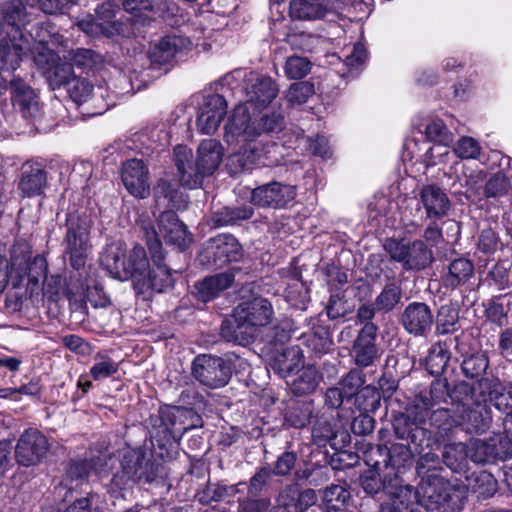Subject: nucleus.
Instances as JSON below:
<instances>
[{
  "mask_svg": "<svg viewBox=\"0 0 512 512\" xmlns=\"http://www.w3.org/2000/svg\"><path fill=\"white\" fill-rule=\"evenodd\" d=\"M400 322L409 334L423 336L431 329L433 314L427 304L412 302L403 310Z\"/></svg>",
  "mask_w": 512,
  "mask_h": 512,
  "instance_id": "24",
  "label": "nucleus"
},
{
  "mask_svg": "<svg viewBox=\"0 0 512 512\" xmlns=\"http://www.w3.org/2000/svg\"><path fill=\"white\" fill-rule=\"evenodd\" d=\"M473 390L474 386L461 381L455 385L453 391H450L446 378H436L430 385L429 397H421L422 405L425 409H430L437 404L446 402L448 398L457 404L462 396L467 398Z\"/></svg>",
  "mask_w": 512,
  "mask_h": 512,
  "instance_id": "18",
  "label": "nucleus"
},
{
  "mask_svg": "<svg viewBox=\"0 0 512 512\" xmlns=\"http://www.w3.org/2000/svg\"><path fill=\"white\" fill-rule=\"evenodd\" d=\"M453 422L467 433H484L492 423V411L486 400L475 396V389L467 398L462 396L455 406Z\"/></svg>",
  "mask_w": 512,
  "mask_h": 512,
  "instance_id": "6",
  "label": "nucleus"
},
{
  "mask_svg": "<svg viewBox=\"0 0 512 512\" xmlns=\"http://www.w3.org/2000/svg\"><path fill=\"white\" fill-rule=\"evenodd\" d=\"M469 485L479 497L484 499L492 497L497 491V480L487 471L474 473L469 479Z\"/></svg>",
  "mask_w": 512,
  "mask_h": 512,
  "instance_id": "47",
  "label": "nucleus"
},
{
  "mask_svg": "<svg viewBox=\"0 0 512 512\" xmlns=\"http://www.w3.org/2000/svg\"><path fill=\"white\" fill-rule=\"evenodd\" d=\"M468 447L470 459L477 464L505 461L512 455L510 443L506 440L496 442L493 439L490 441L473 439L469 442Z\"/></svg>",
  "mask_w": 512,
  "mask_h": 512,
  "instance_id": "21",
  "label": "nucleus"
},
{
  "mask_svg": "<svg viewBox=\"0 0 512 512\" xmlns=\"http://www.w3.org/2000/svg\"><path fill=\"white\" fill-rule=\"evenodd\" d=\"M254 214V209L249 205L238 207H222L213 214L215 226L237 225L242 221L250 219Z\"/></svg>",
  "mask_w": 512,
  "mask_h": 512,
  "instance_id": "38",
  "label": "nucleus"
},
{
  "mask_svg": "<svg viewBox=\"0 0 512 512\" xmlns=\"http://www.w3.org/2000/svg\"><path fill=\"white\" fill-rule=\"evenodd\" d=\"M315 94L312 82L300 81L290 85L286 92V100L290 105H301Z\"/></svg>",
  "mask_w": 512,
  "mask_h": 512,
  "instance_id": "53",
  "label": "nucleus"
},
{
  "mask_svg": "<svg viewBox=\"0 0 512 512\" xmlns=\"http://www.w3.org/2000/svg\"><path fill=\"white\" fill-rule=\"evenodd\" d=\"M126 248L121 242L108 244L100 256L101 266L115 279L127 280Z\"/></svg>",
  "mask_w": 512,
  "mask_h": 512,
  "instance_id": "30",
  "label": "nucleus"
},
{
  "mask_svg": "<svg viewBox=\"0 0 512 512\" xmlns=\"http://www.w3.org/2000/svg\"><path fill=\"white\" fill-rule=\"evenodd\" d=\"M191 46L192 42L187 37L167 35L154 45L149 56L153 63L164 65L169 63L178 52L189 49Z\"/></svg>",
  "mask_w": 512,
  "mask_h": 512,
  "instance_id": "28",
  "label": "nucleus"
},
{
  "mask_svg": "<svg viewBox=\"0 0 512 512\" xmlns=\"http://www.w3.org/2000/svg\"><path fill=\"white\" fill-rule=\"evenodd\" d=\"M402 299V289L396 282L385 284L380 294L374 301L375 308L380 312L392 311Z\"/></svg>",
  "mask_w": 512,
  "mask_h": 512,
  "instance_id": "46",
  "label": "nucleus"
},
{
  "mask_svg": "<svg viewBox=\"0 0 512 512\" xmlns=\"http://www.w3.org/2000/svg\"><path fill=\"white\" fill-rule=\"evenodd\" d=\"M47 186V172L39 165L26 163L23 167L18 190L23 197H33L43 193Z\"/></svg>",
  "mask_w": 512,
  "mask_h": 512,
  "instance_id": "32",
  "label": "nucleus"
},
{
  "mask_svg": "<svg viewBox=\"0 0 512 512\" xmlns=\"http://www.w3.org/2000/svg\"><path fill=\"white\" fill-rule=\"evenodd\" d=\"M177 195V189L174 184L167 180H160L154 189V196L158 203L162 200L167 203L173 202Z\"/></svg>",
  "mask_w": 512,
  "mask_h": 512,
  "instance_id": "64",
  "label": "nucleus"
},
{
  "mask_svg": "<svg viewBox=\"0 0 512 512\" xmlns=\"http://www.w3.org/2000/svg\"><path fill=\"white\" fill-rule=\"evenodd\" d=\"M296 191L292 185L273 181L260 185L251 191L250 201L262 208L282 209L295 198Z\"/></svg>",
  "mask_w": 512,
  "mask_h": 512,
  "instance_id": "13",
  "label": "nucleus"
},
{
  "mask_svg": "<svg viewBox=\"0 0 512 512\" xmlns=\"http://www.w3.org/2000/svg\"><path fill=\"white\" fill-rule=\"evenodd\" d=\"M159 232L158 238L161 237L169 245H175L180 250L186 249L191 241L192 236L187 232V227L178 219L175 212L171 210L164 211L158 218ZM155 231H157L155 229Z\"/></svg>",
  "mask_w": 512,
  "mask_h": 512,
  "instance_id": "20",
  "label": "nucleus"
},
{
  "mask_svg": "<svg viewBox=\"0 0 512 512\" xmlns=\"http://www.w3.org/2000/svg\"><path fill=\"white\" fill-rule=\"evenodd\" d=\"M141 230L144 234L152 261L157 267L156 269L148 271L147 278H145L139 289H152L157 292H162L173 285V279L169 270L161 265L164 259L162 243L158 238L155 227L150 222L142 221Z\"/></svg>",
  "mask_w": 512,
  "mask_h": 512,
  "instance_id": "9",
  "label": "nucleus"
},
{
  "mask_svg": "<svg viewBox=\"0 0 512 512\" xmlns=\"http://www.w3.org/2000/svg\"><path fill=\"white\" fill-rule=\"evenodd\" d=\"M377 452L384 454L383 461L376 460L373 468L366 471L361 477V486L363 490L371 496H375L381 491H388L386 478L391 476L390 470L394 476H397L399 469L404 466L405 462L411 460V452L405 445H394L391 449L377 448Z\"/></svg>",
  "mask_w": 512,
  "mask_h": 512,
  "instance_id": "4",
  "label": "nucleus"
},
{
  "mask_svg": "<svg viewBox=\"0 0 512 512\" xmlns=\"http://www.w3.org/2000/svg\"><path fill=\"white\" fill-rule=\"evenodd\" d=\"M174 162L182 186L188 189H196L202 186L206 176L198 168L190 148L185 145H177L174 148Z\"/></svg>",
  "mask_w": 512,
  "mask_h": 512,
  "instance_id": "17",
  "label": "nucleus"
},
{
  "mask_svg": "<svg viewBox=\"0 0 512 512\" xmlns=\"http://www.w3.org/2000/svg\"><path fill=\"white\" fill-rule=\"evenodd\" d=\"M156 476V464L146 457V453L142 449H132L123 454L121 470L113 476L112 482L118 488H122L129 483L141 481L151 483Z\"/></svg>",
  "mask_w": 512,
  "mask_h": 512,
  "instance_id": "8",
  "label": "nucleus"
},
{
  "mask_svg": "<svg viewBox=\"0 0 512 512\" xmlns=\"http://www.w3.org/2000/svg\"><path fill=\"white\" fill-rule=\"evenodd\" d=\"M127 280L133 279L136 286L140 288L145 278H147L149 261L146 251L142 246L136 245L128 256L126 261Z\"/></svg>",
  "mask_w": 512,
  "mask_h": 512,
  "instance_id": "36",
  "label": "nucleus"
},
{
  "mask_svg": "<svg viewBox=\"0 0 512 512\" xmlns=\"http://www.w3.org/2000/svg\"><path fill=\"white\" fill-rule=\"evenodd\" d=\"M311 0H293L291 2V14L299 19H316L323 16L322 4H314Z\"/></svg>",
  "mask_w": 512,
  "mask_h": 512,
  "instance_id": "54",
  "label": "nucleus"
},
{
  "mask_svg": "<svg viewBox=\"0 0 512 512\" xmlns=\"http://www.w3.org/2000/svg\"><path fill=\"white\" fill-rule=\"evenodd\" d=\"M419 203L425 210L426 218L441 219L451 210L447 193L437 185H425L419 191Z\"/></svg>",
  "mask_w": 512,
  "mask_h": 512,
  "instance_id": "25",
  "label": "nucleus"
},
{
  "mask_svg": "<svg viewBox=\"0 0 512 512\" xmlns=\"http://www.w3.org/2000/svg\"><path fill=\"white\" fill-rule=\"evenodd\" d=\"M75 77L73 67L69 63H61L53 67L48 75L50 85L55 88L68 86Z\"/></svg>",
  "mask_w": 512,
  "mask_h": 512,
  "instance_id": "55",
  "label": "nucleus"
},
{
  "mask_svg": "<svg viewBox=\"0 0 512 512\" xmlns=\"http://www.w3.org/2000/svg\"><path fill=\"white\" fill-rule=\"evenodd\" d=\"M67 91L75 103L81 104L90 98L93 86L86 79L75 76L67 86Z\"/></svg>",
  "mask_w": 512,
  "mask_h": 512,
  "instance_id": "56",
  "label": "nucleus"
},
{
  "mask_svg": "<svg viewBox=\"0 0 512 512\" xmlns=\"http://www.w3.org/2000/svg\"><path fill=\"white\" fill-rule=\"evenodd\" d=\"M489 367V359L485 353L477 352L464 357L461 369L467 378L482 376Z\"/></svg>",
  "mask_w": 512,
  "mask_h": 512,
  "instance_id": "48",
  "label": "nucleus"
},
{
  "mask_svg": "<svg viewBox=\"0 0 512 512\" xmlns=\"http://www.w3.org/2000/svg\"><path fill=\"white\" fill-rule=\"evenodd\" d=\"M24 39L29 48L20 56L19 63L26 57H32L37 66L44 68L54 61L55 54L43 42L35 41L29 35L24 36Z\"/></svg>",
  "mask_w": 512,
  "mask_h": 512,
  "instance_id": "45",
  "label": "nucleus"
},
{
  "mask_svg": "<svg viewBox=\"0 0 512 512\" xmlns=\"http://www.w3.org/2000/svg\"><path fill=\"white\" fill-rule=\"evenodd\" d=\"M67 231L64 238L65 254L70 265L79 270L85 266L91 249L90 230L92 221L87 215L70 213L66 220Z\"/></svg>",
  "mask_w": 512,
  "mask_h": 512,
  "instance_id": "5",
  "label": "nucleus"
},
{
  "mask_svg": "<svg viewBox=\"0 0 512 512\" xmlns=\"http://www.w3.org/2000/svg\"><path fill=\"white\" fill-rule=\"evenodd\" d=\"M377 329L374 323H365L354 341L352 356L354 363L360 368L372 365L379 357L376 346Z\"/></svg>",
  "mask_w": 512,
  "mask_h": 512,
  "instance_id": "22",
  "label": "nucleus"
},
{
  "mask_svg": "<svg viewBox=\"0 0 512 512\" xmlns=\"http://www.w3.org/2000/svg\"><path fill=\"white\" fill-rule=\"evenodd\" d=\"M304 343L316 355L326 354L333 345L329 329L322 325L313 326L311 332L304 336Z\"/></svg>",
  "mask_w": 512,
  "mask_h": 512,
  "instance_id": "41",
  "label": "nucleus"
},
{
  "mask_svg": "<svg viewBox=\"0 0 512 512\" xmlns=\"http://www.w3.org/2000/svg\"><path fill=\"white\" fill-rule=\"evenodd\" d=\"M454 153L462 159H478L481 154L479 142L468 136L461 137L454 146Z\"/></svg>",
  "mask_w": 512,
  "mask_h": 512,
  "instance_id": "57",
  "label": "nucleus"
},
{
  "mask_svg": "<svg viewBox=\"0 0 512 512\" xmlns=\"http://www.w3.org/2000/svg\"><path fill=\"white\" fill-rule=\"evenodd\" d=\"M388 499L381 504L380 512H422L420 483L416 488L410 485L398 486L387 491Z\"/></svg>",
  "mask_w": 512,
  "mask_h": 512,
  "instance_id": "16",
  "label": "nucleus"
},
{
  "mask_svg": "<svg viewBox=\"0 0 512 512\" xmlns=\"http://www.w3.org/2000/svg\"><path fill=\"white\" fill-rule=\"evenodd\" d=\"M2 20L5 22L7 27L10 29L12 35H16L17 38L26 36L22 32V27L27 22L26 7L21 0H11L3 4L2 8Z\"/></svg>",
  "mask_w": 512,
  "mask_h": 512,
  "instance_id": "35",
  "label": "nucleus"
},
{
  "mask_svg": "<svg viewBox=\"0 0 512 512\" xmlns=\"http://www.w3.org/2000/svg\"><path fill=\"white\" fill-rule=\"evenodd\" d=\"M481 392H487L495 408L506 414L512 413V386H504L497 378H481L478 381Z\"/></svg>",
  "mask_w": 512,
  "mask_h": 512,
  "instance_id": "31",
  "label": "nucleus"
},
{
  "mask_svg": "<svg viewBox=\"0 0 512 512\" xmlns=\"http://www.w3.org/2000/svg\"><path fill=\"white\" fill-rule=\"evenodd\" d=\"M312 69V62L303 56L292 55L287 57L284 65V72L289 79H302Z\"/></svg>",
  "mask_w": 512,
  "mask_h": 512,
  "instance_id": "50",
  "label": "nucleus"
},
{
  "mask_svg": "<svg viewBox=\"0 0 512 512\" xmlns=\"http://www.w3.org/2000/svg\"><path fill=\"white\" fill-rule=\"evenodd\" d=\"M297 456L294 452H284L281 454L272 470L273 474L277 476H286L294 468Z\"/></svg>",
  "mask_w": 512,
  "mask_h": 512,
  "instance_id": "63",
  "label": "nucleus"
},
{
  "mask_svg": "<svg viewBox=\"0 0 512 512\" xmlns=\"http://www.w3.org/2000/svg\"><path fill=\"white\" fill-rule=\"evenodd\" d=\"M93 468V460L73 461L67 468L66 476L71 480L83 482L89 477Z\"/></svg>",
  "mask_w": 512,
  "mask_h": 512,
  "instance_id": "60",
  "label": "nucleus"
},
{
  "mask_svg": "<svg viewBox=\"0 0 512 512\" xmlns=\"http://www.w3.org/2000/svg\"><path fill=\"white\" fill-rule=\"evenodd\" d=\"M238 503V512H266L271 506L269 498H244Z\"/></svg>",
  "mask_w": 512,
  "mask_h": 512,
  "instance_id": "62",
  "label": "nucleus"
},
{
  "mask_svg": "<svg viewBox=\"0 0 512 512\" xmlns=\"http://www.w3.org/2000/svg\"><path fill=\"white\" fill-rule=\"evenodd\" d=\"M420 492L426 512H461L468 496L465 486L451 484L434 473L422 477Z\"/></svg>",
  "mask_w": 512,
  "mask_h": 512,
  "instance_id": "3",
  "label": "nucleus"
},
{
  "mask_svg": "<svg viewBox=\"0 0 512 512\" xmlns=\"http://www.w3.org/2000/svg\"><path fill=\"white\" fill-rule=\"evenodd\" d=\"M450 360L449 347L445 342L433 344L426 358V367L431 375H440Z\"/></svg>",
  "mask_w": 512,
  "mask_h": 512,
  "instance_id": "43",
  "label": "nucleus"
},
{
  "mask_svg": "<svg viewBox=\"0 0 512 512\" xmlns=\"http://www.w3.org/2000/svg\"><path fill=\"white\" fill-rule=\"evenodd\" d=\"M285 125L284 113L280 106L265 107L248 112L247 107H235L229 122L225 126L227 141L248 142L242 150L233 156L243 170H250L256 164L269 165L274 162L272 153L275 143L256 141L263 134L278 133Z\"/></svg>",
  "mask_w": 512,
  "mask_h": 512,
  "instance_id": "1",
  "label": "nucleus"
},
{
  "mask_svg": "<svg viewBox=\"0 0 512 512\" xmlns=\"http://www.w3.org/2000/svg\"><path fill=\"white\" fill-rule=\"evenodd\" d=\"M126 11L151 10L154 14H160L167 9L166 0H126L123 3Z\"/></svg>",
  "mask_w": 512,
  "mask_h": 512,
  "instance_id": "59",
  "label": "nucleus"
},
{
  "mask_svg": "<svg viewBox=\"0 0 512 512\" xmlns=\"http://www.w3.org/2000/svg\"><path fill=\"white\" fill-rule=\"evenodd\" d=\"M95 363L90 368L91 377L98 381L110 377L118 372L119 364L104 354H96Z\"/></svg>",
  "mask_w": 512,
  "mask_h": 512,
  "instance_id": "51",
  "label": "nucleus"
},
{
  "mask_svg": "<svg viewBox=\"0 0 512 512\" xmlns=\"http://www.w3.org/2000/svg\"><path fill=\"white\" fill-rule=\"evenodd\" d=\"M365 383V376L361 370L352 369L346 376L340 381V388L343 391L344 396L351 399L355 396L360 387Z\"/></svg>",
  "mask_w": 512,
  "mask_h": 512,
  "instance_id": "58",
  "label": "nucleus"
},
{
  "mask_svg": "<svg viewBox=\"0 0 512 512\" xmlns=\"http://www.w3.org/2000/svg\"><path fill=\"white\" fill-rule=\"evenodd\" d=\"M511 188L512 182L510 178L504 173L498 172L487 180L484 187V195L486 198H500L506 195Z\"/></svg>",
  "mask_w": 512,
  "mask_h": 512,
  "instance_id": "49",
  "label": "nucleus"
},
{
  "mask_svg": "<svg viewBox=\"0 0 512 512\" xmlns=\"http://www.w3.org/2000/svg\"><path fill=\"white\" fill-rule=\"evenodd\" d=\"M313 406L311 402L294 401L285 412V423L291 427L302 428L306 426L311 419Z\"/></svg>",
  "mask_w": 512,
  "mask_h": 512,
  "instance_id": "42",
  "label": "nucleus"
},
{
  "mask_svg": "<svg viewBox=\"0 0 512 512\" xmlns=\"http://www.w3.org/2000/svg\"><path fill=\"white\" fill-rule=\"evenodd\" d=\"M427 137L435 142L447 144L451 141V134L442 120H432L426 126Z\"/></svg>",
  "mask_w": 512,
  "mask_h": 512,
  "instance_id": "61",
  "label": "nucleus"
},
{
  "mask_svg": "<svg viewBox=\"0 0 512 512\" xmlns=\"http://www.w3.org/2000/svg\"><path fill=\"white\" fill-rule=\"evenodd\" d=\"M121 178L127 191L138 198L149 195V172L145 163L140 159H130L122 166Z\"/></svg>",
  "mask_w": 512,
  "mask_h": 512,
  "instance_id": "19",
  "label": "nucleus"
},
{
  "mask_svg": "<svg viewBox=\"0 0 512 512\" xmlns=\"http://www.w3.org/2000/svg\"><path fill=\"white\" fill-rule=\"evenodd\" d=\"M242 255V247L231 234L219 235L205 244L200 261L203 264L222 267L227 262L237 261Z\"/></svg>",
  "mask_w": 512,
  "mask_h": 512,
  "instance_id": "11",
  "label": "nucleus"
},
{
  "mask_svg": "<svg viewBox=\"0 0 512 512\" xmlns=\"http://www.w3.org/2000/svg\"><path fill=\"white\" fill-rule=\"evenodd\" d=\"M223 158V147L216 139L203 140L197 149L196 163L206 177L212 175Z\"/></svg>",
  "mask_w": 512,
  "mask_h": 512,
  "instance_id": "33",
  "label": "nucleus"
},
{
  "mask_svg": "<svg viewBox=\"0 0 512 512\" xmlns=\"http://www.w3.org/2000/svg\"><path fill=\"white\" fill-rule=\"evenodd\" d=\"M235 279L232 271H225L213 276L204 278L202 281L195 284L198 297L204 301H210L217 297L220 292L229 288Z\"/></svg>",
  "mask_w": 512,
  "mask_h": 512,
  "instance_id": "34",
  "label": "nucleus"
},
{
  "mask_svg": "<svg viewBox=\"0 0 512 512\" xmlns=\"http://www.w3.org/2000/svg\"><path fill=\"white\" fill-rule=\"evenodd\" d=\"M316 502L317 495L313 489H301L297 484L291 483L278 492L272 512H305Z\"/></svg>",
  "mask_w": 512,
  "mask_h": 512,
  "instance_id": "15",
  "label": "nucleus"
},
{
  "mask_svg": "<svg viewBox=\"0 0 512 512\" xmlns=\"http://www.w3.org/2000/svg\"><path fill=\"white\" fill-rule=\"evenodd\" d=\"M12 102L26 119H35L40 114V106L35 91L23 80L14 78L10 81Z\"/></svg>",
  "mask_w": 512,
  "mask_h": 512,
  "instance_id": "27",
  "label": "nucleus"
},
{
  "mask_svg": "<svg viewBox=\"0 0 512 512\" xmlns=\"http://www.w3.org/2000/svg\"><path fill=\"white\" fill-rule=\"evenodd\" d=\"M192 376L210 389L226 386L232 371L228 359L212 354H199L192 361Z\"/></svg>",
  "mask_w": 512,
  "mask_h": 512,
  "instance_id": "10",
  "label": "nucleus"
},
{
  "mask_svg": "<svg viewBox=\"0 0 512 512\" xmlns=\"http://www.w3.org/2000/svg\"><path fill=\"white\" fill-rule=\"evenodd\" d=\"M27 40L12 35L5 22L0 21V62L9 69L19 66L20 56L28 50Z\"/></svg>",
  "mask_w": 512,
  "mask_h": 512,
  "instance_id": "26",
  "label": "nucleus"
},
{
  "mask_svg": "<svg viewBox=\"0 0 512 512\" xmlns=\"http://www.w3.org/2000/svg\"><path fill=\"white\" fill-rule=\"evenodd\" d=\"M473 264L465 258H457L448 266L445 281L451 287H457L467 282L473 275Z\"/></svg>",
  "mask_w": 512,
  "mask_h": 512,
  "instance_id": "44",
  "label": "nucleus"
},
{
  "mask_svg": "<svg viewBox=\"0 0 512 512\" xmlns=\"http://www.w3.org/2000/svg\"><path fill=\"white\" fill-rule=\"evenodd\" d=\"M245 93V103L237 107H247L248 112H251V110L269 107L277 97L279 88L272 78L251 74L246 79Z\"/></svg>",
  "mask_w": 512,
  "mask_h": 512,
  "instance_id": "14",
  "label": "nucleus"
},
{
  "mask_svg": "<svg viewBox=\"0 0 512 512\" xmlns=\"http://www.w3.org/2000/svg\"><path fill=\"white\" fill-rule=\"evenodd\" d=\"M227 113V105L223 96L219 94L207 96L197 117V127L202 134H212L219 127Z\"/></svg>",
  "mask_w": 512,
  "mask_h": 512,
  "instance_id": "23",
  "label": "nucleus"
},
{
  "mask_svg": "<svg viewBox=\"0 0 512 512\" xmlns=\"http://www.w3.org/2000/svg\"><path fill=\"white\" fill-rule=\"evenodd\" d=\"M303 353L298 345H292L276 349L269 365L280 377L286 378L291 375L302 363Z\"/></svg>",
  "mask_w": 512,
  "mask_h": 512,
  "instance_id": "29",
  "label": "nucleus"
},
{
  "mask_svg": "<svg viewBox=\"0 0 512 512\" xmlns=\"http://www.w3.org/2000/svg\"><path fill=\"white\" fill-rule=\"evenodd\" d=\"M443 462L452 471L458 472L466 467L468 459H470L468 444L448 443L444 445L442 452Z\"/></svg>",
  "mask_w": 512,
  "mask_h": 512,
  "instance_id": "39",
  "label": "nucleus"
},
{
  "mask_svg": "<svg viewBox=\"0 0 512 512\" xmlns=\"http://www.w3.org/2000/svg\"><path fill=\"white\" fill-rule=\"evenodd\" d=\"M321 379L322 375L314 365L303 366L292 381L291 390L297 395L310 394L316 390Z\"/></svg>",
  "mask_w": 512,
  "mask_h": 512,
  "instance_id": "37",
  "label": "nucleus"
},
{
  "mask_svg": "<svg viewBox=\"0 0 512 512\" xmlns=\"http://www.w3.org/2000/svg\"><path fill=\"white\" fill-rule=\"evenodd\" d=\"M49 449L47 438L37 429H26L15 446V459L24 467L37 465Z\"/></svg>",
  "mask_w": 512,
  "mask_h": 512,
  "instance_id": "12",
  "label": "nucleus"
},
{
  "mask_svg": "<svg viewBox=\"0 0 512 512\" xmlns=\"http://www.w3.org/2000/svg\"><path fill=\"white\" fill-rule=\"evenodd\" d=\"M458 319V311L454 307L442 305L436 316V332L441 335L453 332Z\"/></svg>",
  "mask_w": 512,
  "mask_h": 512,
  "instance_id": "52",
  "label": "nucleus"
},
{
  "mask_svg": "<svg viewBox=\"0 0 512 512\" xmlns=\"http://www.w3.org/2000/svg\"><path fill=\"white\" fill-rule=\"evenodd\" d=\"M384 250L393 261L405 270H422L434 260L433 251L422 240L405 241L388 238L383 244Z\"/></svg>",
  "mask_w": 512,
  "mask_h": 512,
  "instance_id": "7",
  "label": "nucleus"
},
{
  "mask_svg": "<svg viewBox=\"0 0 512 512\" xmlns=\"http://www.w3.org/2000/svg\"><path fill=\"white\" fill-rule=\"evenodd\" d=\"M79 28L89 36L92 37H112L122 32L121 23H106L99 20L98 16L95 18L87 16L78 23Z\"/></svg>",
  "mask_w": 512,
  "mask_h": 512,
  "instance_id": "40",
  "label": "nucleus"
},
{
  "mask_svg": "<svg viewBox=\"0 0 512 512\" xmlns=\"http://www.w3.org/2000/svg\"><path fill=\"white\" fill-rule=\"evenodd\" d=\"M271 303L262 297H255L239 303L233 310L232 319H225L220 336L227 342L247 345L259 335L260 329L272 321Z\"/></svg>",
  "mask_w": 512,
  "mask_h": 512,
  "instance_id": "2",
  "label": "nucleus"
}]
</instances>
